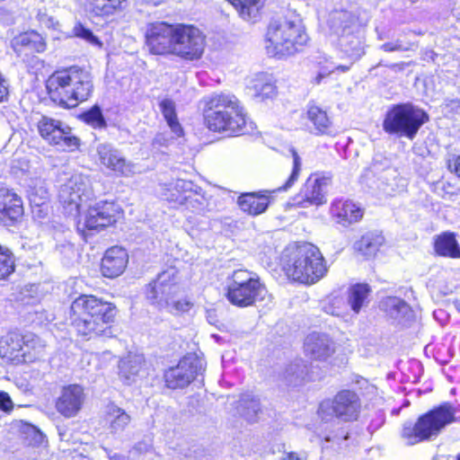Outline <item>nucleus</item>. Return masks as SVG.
I'll return each instance as SVG.
<instances>
[{"label":"nucleus","mask_w":460,"mask_h":460,"mask_svg":"<svg viewBox=\"0 0 460 460\" xmlns=\"http://www.w3.org/2000/svg\"><path fill=\"white\" fill-rule=\"evenodd\" d=\"M203 112L205 123L213 132L234 137L254 128L240 100L230 93H215L205 97Z\"/></svg>","instance_id":"1"},{"label":"nucleus","mask_w":460,"mask_h":460,"mask_svg":"<svg viewBox=\"0 0 460 460\" xmlns=\"http://www.w3.org/2000/svg\"><path fill=\"white\" fill-rule=\"evenodd\" d=\"M72 325L78 335L90 340L100 335H110V323L116 315L113 304L95 296L81 295L71 305Z\"/></svg>","instance_id":"2"},{"label":"nucleus","mask_w":460,"mask_h":460,"mask_svg":"<svg viewBox=\"0 0 460 460\" xmlns=\"http://www.w3.org/2000/svg\"><path fill=\"white\" fill-rule=\"evenodd\" d=\"M325 26L332 43L350 59L349 65L337 66L332 70L349 71L352 63L364 55L361 29L355 14L345 9H334L326 18Z\"/></svg>","instance_id":"3"},{"label":"nucleus","mask_w":460,"mask_h":460,"mask_svg":"<svg viewBox=\"0 0 460 460\" xmlns=\"http://www.w3.org/2000/svg\"><path fill=\"white\" fill-rule=\"evenodd\" d=\"M46 86L51 99L66 108H75L88 100L93 91L90 72L76 66L55 71Z\"/></svg>","instance_id":"4"},{"label":"nucleus","mask_w":460,"mask_h":460,"mask_svg":"<svg viewBox=\"0 0 460 460\" xmlns=\"http://www.w3.org/2000/svg\"><path fill=\"white\" fill-rule=\"evenodd\" d=\"M282 261L286 274L304 284L316 283L328 270L321 251L310 243L288 247L283 252Z\"/></svg>","instance_id":"5"},{"label":"nucleus","mask_w":460,"mask_h":460,"mask_svg":"<svg viewBox=\"0 0 460 460\" xmlns=\"http://www.w3.org/2000/svg\"><path fill=\"white\" fill-rule=\"evenodd\" d=\"M308 36L301 20L292 15L272 20L266 33V49L272 57L290 56L306 44Z\"/></svg>","instance_id":"6"},{"label":"nucleus","mask_w":460,"mask_h":460,"mask_svg":"<svg viewBox=\"0 0 460 460\" xmlns=\"http://www.w3.org/2000/svg\"><path fill=\"white\" fill-rule=\"evenodd\" d=\"M455 409L451 404H440L420 416L415 424L404 423L402 438L407 445H415L436 438L442 429L455 421Z\"/></svg>","instance_id":"7"},{"label":"nucleus","mask_w":460,"mask_h":460,"mask_svg":"<svg viewBox=\"0 0 460 460\" xmlns=\"http://www.w3.org/2000/svg\"><path fill=\"white\" fill-rule=\"evenodd\" d=\"M266 293L265 286L254 272L238 269L227 278L226 297L234 305L250 306L257 300H262Z\"/></svg>","instance_id":"8"},{"label":"nucleus","mask_w":460,"mask_h":460,"mask_svg":"<svg viewBox=\"0 0 460 460\" xmlns=\"http://www.w3.org/2000/svg\"><path fill=\"white\" fill-rule=\"evenodd\" d=\"M428 120L429 116L423 110L411 103L397 104L387 111L383 128L388 134L412 139Z\"/></svg>","instance_id":"9"},{"label":"nucleus","mask_w":460,"mask_h":460,"mask_svg":"<svg viewBox=\"0 0 460 460\" xmlns=\"http://www.w3.org/2000/svg\"><path fill=\"white\" fill-rule=\"evenodd\" d=\"M93 190L88 176L75 174L67 181L61 185L58 199L66 213L76 217L80 213L81 207L91 201L93 198Z\"/></svg>","instance_id":"10"},{"label":"nucleus","mask_w":460,"mask_h":460,"mask_svg":"<svg viewBox=\"0 0 460 460\" xmlns=\"http://www.w3.org/2000/svg\"><path fill=\"white\" fill-rule=\"evenodd\" d=\"M205 35L193 26L175 24L172 54L186 61L199 60L205 49Z\"/></svg>","instance_id":"11"},{"label":"nucleus","mask_w":460,"mask_h":460,"mask_svg":"<svg viewBox=\"0 0 460 460\" xmlns=\"http://www.w3.org/2000/svg\"><path fill=\"white\" fill-rule=\"evenodd\" d=\"M167 199L186 209L204 214L208 211V201L202 189L191 181L177 179L167 185Z\"/></svg>","instance_id":"12"},{"label":"nucleus","mask_w":460,"mask_h":460,"mask_svg":"<svg viewBox=\"0 0 460 460\" xmlns=\"http://www.w3.org/2000/svg\"><path fill=\"white\" fill-rule=\"evenodd\" d=\"M40 137L49 145L62 151H74L80 146V140L72 133L69 126L61 120L43 116L38 122Z\"/></svg>","instance_id":"13"},{"label":"nucleus","mask_w":460,"mask_h":460,"mask_svg":"<svg viewBox=\"0 0 460 460\" xmlns=\"http://www.w3.org/2000/svg\"><path fill=\"white\" fill-rule=\"evenodd\" d=\"M176 278L177 272L173 268L161 272L156 279L146 287L147 300L159 309L170 305V302L177 298L181 291Z\"/></svg>","instance_id":"14"},{"label":"nucleus","mask_w":460,"mask_h":460,"mask_svg":"<svg viewBox=\"0 0 460 460\" xmlns=\"http://www.w3.org/2000/svg\"><path fill=\"white\" fill-rule=\"evenodd\" d=\"M205 360L196 354L183 357L177 366L164 373V381L171 389L183 388L189 385L198 376L205 371Z\"/></svg>","instance_id":"15"},{"label":"nucleus","mask_w":460,"mask_h":460,"mask_svg":"<svg viewBox=\"0 0 460 460\" xmlns=\"http://www.w3.org/2000/svg\"><path fill=\"white\" fill-rule=\"evenodd\" d=\"M175 34V24L164 22L149 23L145 37L146 45L154 55H172Z\"/></svg>","instance_id":"16"},{"label":"nucleus","mask_w":460,"mask_h":460,"mask_svg":"<svg viewBox=\"0 0 460 460\" xmlns=\"http://www.w3.org/2000/svg\"><path fill=\"white\" fill-rule=\"evenodd\" d=\"M330 182L331 179L329 177L312 174L307 178L299 193L294 198V204L305 208L326 203L325 196Z\"/></svg>","instance_id":"17"},{"label":"nucleus","mask_w":460,"mask_h":460,"mask_svg":"<svg viewBox=\"0 0 460 460\" xmlns=\"http://www.w3.org/2000/svg\"><path fill=\"white\" fill-rule=\"evenodd\" d=\"M121 209L114 202L101 200L89 205L84 226L89 230H100L108 227L120 217Z\"/></svg>","instance_id":"18"},{"label":"nucleus","mask_w":460,"mask_h":460,"mask_svg":"<svg viewBox=\"0 0 460 460\" xmlns=\"http://www.w3.org/2000/svg\"><path fill=\"white\" fill-rule=\"evenodd\" d=\"M99 160L106 168L118 175L129 177L139 172L138 167L122 156L120 152L110 144H100L97 146Z\"/></svg>","instance_id":"19"},{"label":"nucleus","mask_w":460,"mask_h":460,"mask_svg":"<svg viewBox=\"0 0 460 460\" xmlns=\"http://www.w3.org/2000/svg\"><path fill=\"white\" fill-rule=\"evenodd\" d=\"M12 341L15 346L12 348V353L21 351V356L25 362H34L41 359L45 355L46 343L40 337L33 333H27L20 339L19 335L11 333L2 341L9 343Z\"/></svg>","instance_id":"20"},{"label":"nucleus","mask_w":460,"mask_h":460,"mask_svg":"<svg viewBox=\"0 0 460 460\" xmlns=\"http://www.w3.org/2000/svg\"><path fill=\"white\" fill-rule=\"evenodd\" d=\"M85 400L84 388L79 385H68L61 389L56 401V409L65 418L75 417Z\"/></svg>","instance_id":"21"},{"label":"nucleus","mask_w":460,"mask_h":460,"mask_svg":"<svg viewBox=\"0 0 460 460\" xmlns=\"http://www.w3.org/2000/svg\"><path fill=\"white\" fill-rule=\"evenodd\" d=\"M304 349L311 358L325 361L335 352V344L329 335L313 332L305 338Z\"/></svg>","instance_id":"22"},{"label":"nucleus","mask_w":460,"mask_h":460,"mask_svg":"<svg viewBox=\"0 0 460 460\" xmlns=\"http://www.w3.org/2000/svg\"><path fill=\"white\" fill-rule=\"evenodd\" d=\"M360 409L358 394L350 390L339 392L332 402V411L336 417L349 421L357 418Z\"/></svg>","instance_id":"23"},{"label":"nucleus","mask_w":460,"mask_h":460,"mask_svg":"<svg viewBox=\"0 0 460 460\" xmlns=\"http://www.w3.org/2000/svg\"><path fill=\"white\" fill-rule=\"evenodd\" d=\"M23 214L21 198L7 188L0 187V222L13 223Z\"/></svg>","instance_id":"24"},{"label":"nucleus","mask_w":460,"mask_h":460,"mask_svg":"<svg viewBox=\"0 0 460 460\" xmlns=\"http://www.w3.org/2000/svg\"><path fill=\"white\" fill-rule=\"evenodd\" d=\"M128 261V252L119 246L108 249L102 260L101 270L106 278H116L122 274Z\"/></svg>","instance_id":"25"},{"label":"nucleus","mask_w":460,"mask_h":460,"mask_svg":"<svg viewBox=\"0 0 460 460\" xmlns=\"http://www.w3.org/2000/svg\"><path fill=\"white\" fill-rule=\"evenodd\" d=\"M144 366L145 358L143 355L129 353L119 361V378L126 385L137 382L138 378H142L147 374Z\"/></svg>","instance_id":"26"},{"label":"nucleus","mask_w":460,"mask_h":460,"mask_svg":"<svg viewBox=\"0 0 460 460\" xmlns=\"http://www.w3.org/2000/svg\"><path fill=\"white\" fill-rule=\"evenodd\" d=\"M268 190L243 193L238 197V206L244 213L255 217L264 213L270 205Z\"/></svg>","instance_id":"27"},{"label":"nucleus","mask_w":460,"mask_h":460,"mask_svg":"<svg viewBox=\"0 0 460 460\" xmlns=\"http://www.w3.org/2000/svg\"><path fill=\"white\" fill-rule=\"evenodd\" d=\"M247 90L256 99H272L277 95V87L271 75L259 73L247 83Z\"/></svg>","instance_id":"28"},{"label":"nucleus","mask_w":460,"mask_h":460,"mask_svg":"<svg viewBox=\"0 0 460 460\" xmlns=\"http://www.w3.org/2000/svg\"><path fill=\"white\" fill-rule=\"evenodd\" d=\"M12 48L22 55L24 51L41 53L46 49V43L40 34L34 31H26L14 37L11 42Z\"/></svg>","instance_id":"29"},{"label":"nucleus","mask_w":460,"mask_h":460,"mask_svg":"<svg viewBox=\"0 0 460 460\" xmlns=\"http://www.w3.org/2000/svg\"><path fill=\"white\" fill-rule=\"evenodd\" d=\"M331 213L338 222L343 226L358 221L362 216V209L350 200L336 199L331 207Z\"/></svg>","instance_id":"30"},{"label":"nucleus","mask_w":460,"mask_h":460,"mask_svg":"<svg viewBox=\"0 0 460 460\" xmlns=\"http://www.w3.org/2000/svg\"><path fill=\"white\" fill-rule=\"evenodd\" d=\"M307 119L313 124L310 132L316 135H331L332 133V123L327 112L319 106L309 104L306 111Z\"/></svg>","instance_id":"31"},{"label":"nucleus","mask_w":460,"mask_h":460,"mask_svg":"<svg viewBox=\"0 0 460 460\" xmlns=\"http://www.w3.org/2000/svg\"><path fill=\"white\" fill-rule=\"evenodd\" d=\"M380 309L386 315L398 322L399 323L408 320L411 314V310L407 303L396 296H388L380 302Z\"/></svg>","instance_id":"32"},{"label":"nucleus","mask_w":460,"mask_h":460,"mask_svg":"<svg viewBox=\"0 0 460 460\" xmlns=\"http://www.w3.org/2000/svg\"><path fill=\"white\" fill-rule=\"evenodd\" d=\"M130 420L131 418L125 410L113 403L107 405L105 421L111 433L120 434L128 427Z\"/></svg>","instance_id":"33"},{"label":"nucleus","mask_w":460,"mask_h":460,"mask_svg":"<svg viewBox=\"0 0 460 460\" xmlns=\"http://www.w3.org/2000/svg\"><path fill=\"white\" fill-rule=\"evenodd\" d=\"M434 249L439 256L453 259L460 258V245L454 233L445 232L438 235L434 242Z\"/></svg>","instance_id":"34"},{"label":"nucleus","mask_w":460,"mask_h":460,"mask_svg":"<svg viewBox=\"0 0 460 460\" xmlns=\"http://www.w3.org/2000/svg\"><path fill=\"white\" fill-rule=\"evenodd\" d=\"M91 13L95 16L108 17L123 8L127 0H85Z\"/></svg>","instance_id":"35"},{"label":"nucleus","mask_w":460,"mask_h":460,"mask_svg":"<svg viewBox=\"0 0 460 460\" xmlns=\"http://www.w3.org/2000/svg\"><path fill=\"white\" fill-rule=\"evenodd\" d=\"M159 108L171 132L175 137H181L183 128L179 122L174 102L170 99H164L159 102Z\"/></svg>","instance_id":"36"},{"label":"nucleus","mask_w":460,"mask_h":460,"mask_svg":"<svg viewBox=\"0 0 460 460\" xmlns=\"http://www.w3.org/2000/svg\"><path fill=\"white\" fill-rule=\"evenodd\" d=\"M385 238L377 233H367L364 234L354 244L355 249L366 257L374 256L384 243Z\"/></svg>","instance_id":"37"},{"label":"nucleus","mask_w":460,"mask_h":460,"mask_svg":"<svg viewBox=\"0 0 460 460\" xmlns=\"http://www.w3.org/2000/svg\"><path fill=\"white\" fill-rule=\"evenodd\" d=\"M246 21H255L263 6V0H226Z\"/></svg>","instance_id":"38"},{"label":"nucleus","mask_w":460,"mask_h":460,"mask_svg":"<svg viewBox=\"0 0 460 460\" xmlns=\"http://www.w3.org/2000/svg\"><path fill=\"white\" fill-rule=\"evenodd\" d=\"M370 288L367 284L358 283L352 285L348 291V303L355 314H358L365 305Z\"/></svg>","instance_id":"39"},{"label":"nucleus","mask_w":460,"mask_h":460,"mask_svg":"<svg viewBox=\"0 0 460 460\" xmlns=\"http://www.w3.org/2000/svg\"><path fill=\"white\" fill-rule=\"evenodd\" d=\"M236 409L238 413L248 421H254L261 409L260 401L252 394H244L241 396Z\"/></svg>","instance_id":"40"},{"label":"nucleus","mask_w":460,"mask_h":460,"mask_svg":"<svg viewBox=\"0 0 460 460\" xmlns=\"http://www.w3.org/2000/svg\"><path fill=\"white\" fill-rule=\"evenodd\" d=\"M305 369L306 366L303 364L302 360H297L287 367L283 378L288 385H297L305 379Z\"/></svg>","instance_id":"41"},{"label":"nucleus","mask_w":460,"mask_h":460,"mask_svg":"<svg viewBox=\"0 0 460 460\" xmlns=\"http://www.w3.org/2000/svg\"><path fill=\"white\" fill-rule=\"evenodd\" d=\"M14 258L12 252L0 244V279H6L14 271Z\"/></svg>","instance_id":"42"},{"label":"nucleus","mask_w":460,"mask_h":460,"mask_svg":"<svg viewBox=\"0 0 460 460\" xmlns=\"http://www.w3.org/2000/svg\"><path fill=\"white\" fill-rule=\"evenodd\" d=\"M290 152L292 154V158H293L292 172H291L288 179L286 181V182L282 186L278 188L279 191H282V190L285 191V190H288V189H290L297 181L300 172H301L302 161H301L300 156L298 155L297 152L294 148H291Z\"/></svg>","instance_id":"43"},{"label":"nucleus","mask_w":460,"mask_h":460,"mask_svg":"<svg viewBox=\"0 0 460 460\" xmlns=\"http://www.w3.org/2000/svg\"><path fill=\"white\" fill-rule=\"evenodd\" d=\"M83 119L94 128H104L107 126L101 108L94 105L82 115Z\"/></svg>","instance_id":"44"},{"label":"nucleus","mask_w":460,"mask_h":460,"mask_svg":"<svg viewBox=\"0 0 460 460\" xmlns=\"http://www.w3.org/2000/svg\"><path fill=\"white\" fill-rule=\"evenodd\" d=\"M73 34L77 38H81L86 40L93 46L102 47V42L95 35H93L91 30L85 28L80 22L75 25L73 29Z\"/></svg>","instance_id":"45"},{"label":"nucleus","mask_w":460,"mask_h":460,"mask_svg":"<svg viewBox=\"0 0 460 460\" xmlns=\"http://www.w3.org/2000/svg\"><path fill=\"white\" fill-rule=\"evenodd\" d=\"M192 305L193 304L186 298H174L172 301L170 302V305L164 306L163 309L167 310L169 313L172 314L180 315L184 313H188L191 309Z\"/></svg>","instance_id":"46"},{"label":"nucleus","mask_w":460,"mask_h":460,"mask_svg":"<svg viewBox=\"0 0 460 460\" xmlns=\"http://www.w3.org/2000/svg\"><path fill=\"white\" fill-rule=\"evenodd\" d=\"M37 19L42 27L52 29L54 31H60V23L56 21L52 16L47 15L41 11L38 12Z\"/></svg>","instance_id":"47"},{"label":"nucleus","mask_w":460,"mask_h":460,"mask_svg":"<svg viewBox=\"0 0 460 460\" xmlns=\"http://www.w3.org/2000/svg\"><path fill=\"white\" fill-rule=\"evenodd\" d=\"M173 137H169L166 132L156 134L152 142L153 149L160 150L161 147H167L172 142Z\"/></svg>","instance_id":"48"},{"label":"nucleus","mask_w":460,"mask_h":460,"mask_svg":"<svg viewBox=\"0 0 460 460\" xmlns=\"http://www.w3.org/2000/svg\"><path fill=\"white\" fill-rule=\"evenodd\" d=\"M409 49L410 47L406 44H403L400 40H396L393 42H387L381 46V49L385 52L407 51Z\"/></svg>","instance_id":"49"},{"label":"nucleus","mask_w":460,"mask_h":460,"mask_svg":"<svg viewBox=\"0 0 460 460\" xmlns=\"http://www.w3.org/2000/svg\"><path fill=\"white\" fill-rule=\"evenodd\" d=\"M348 438H349V433L346 432L344 429H341L338 434H335L333 436H326L325 441L332 442L333 444H336L339 448H341L343 447V443Z\"/></svg>","instance_id":"50"},{"label":"nucleus","mask_w":460,"mask_h":460,"mask_svg":"<svg viewBox=\"0 0 460 460\" xmlns=\"http://www.w3.org/2000/svg\"><path fill=\"white\" fill-rule=\"evenodd\" d=\"M8 335L2 337L0 340V354L3 355V357H16L21 353V351H14L12 353V348L15 346V342L13 343L12 341H9V343L2 342Z\"/></svg>","instance_id":"51"},{"label":"nucleus","mask_w":460,"mask_h":460,"mask_svg":"<svg viewBox=\"0 0 460 460\" xmlns=\"http://www.w3.org/2000/svg\"><path fill=\"white\" fill-rule=\"evenodd\" d=\"M13 403L10 395L5 392H0V410L9 412L13 410Z\"/></svg>","instance_id":"52"},{"label":"nucleus","mask_w":460,"mask_h":460,"mask_svg":"<svg viewBox=\"0 0 460 460\" xmlns=\"http://www.w3.org/2000/svg\"><path fill=\"white\" fill-rule=\"evenodd\" d=\"M448 169L460 178V154L448 160Z\"/></svg>","instance_id":"53"},{"label":"nucleus","mask_w":460,"mask_h":460,"mask_svg":"<svg viewBox=\"0 0 460 460\" xmlns=\"http://www.w3.org/2000/svg\"><path fill=\"white\" fill-rule=\"evenodd\" d=\"M446 107L450 108L456 112L460 111V101L458 99L449 100L446 102Z\"/></svg>","instance_id":"54"},{"label":"nucleus","mask_w":460,"mask_h":460,"mask_svg":"<svg viewBox=\"0 0 460 460\" xmlns=\"http://www.w3.org/2000/svg\"><path fill=\"white\" fill-rule=\"evenodd\" d=\"M7 87L4 85L2 76L0 75V102L7 97Z\"/></svg>","instance_id":"55"},{"label":"nucleus","mask_w":460,"mask_h":460,"mask_svg":"<svg viewBox=\"0 0 460 460\" xmlns=\"http://www.w3.org/2000/svg\"><path fill=\"white\" fill-rule=\"evenodd\" d=\"M108 456H109L110 460H125V456L119 455L117 453H113V454L108 453Z\"/></svg>","instance_id":"56"},{"label":"nucleus","mask_w":460,"mask_h":460,"mask_svg":"<svg viewBox=\"0 0 460 460\" xmlns=\"http://www.w3.org/2000/svg\"><path fill=\"white\" fill-rule=\"evenodd\" d=\"M327 312L332 315H337V316H340L341 314V312L340 310H336V309L329 310Z\"/></svg>","instance_id":"57"},{"label":"nucleus","mask_w":460,"mask_h":460,"mask_svg":"<svg viewBox=\"0 0 460 460\" xmlns=\"http://www.w3.org/2000/svg\"><path fill=\"white\" fill-rule=\"evenodd\" d=\"M455 305L457 311L460 312V299L456 300Z\"/></svg>","instance_id":"58"},{"label":"nucleus","mask_w":460,"mask_h":460,"mask_svg":"<svg viewBox=\"0 0 460 460\" xmlns=\"http://www.w3.org/2000/svg\"><path fill=\"white\" fill-rule=\"evenodd\" d=\"M324 408H325V404L324 403H322L320 405V409H319V413L322 414L324 411Z\"/></svg>","instance_id":"59"},{"label":"nucleus","mask_w":460,"mask_h":460,"mask_svg":"<svg viewBox=\"0 0 460 460\" xmlns=\"http://www.w3.org/2000/svg\"><path fill=\"white\" fill-rule=\"evenodd\" d=\"M456 460H460V454L457 456Z\"/></svg>","instance_id":"60"},{"label":"nucleus","mask_w":460,"mask_h":460,"mask_svg":"<svg viewBox=\"0 0 460 460\" xmlns=\"http://www.w3.org/2000/svg\"><path fill=\"white\" fill-rule=\"evenodd\" d=\"M410 1H411V3H414V2H416L417 0H410Z\"/></svg>","instance_id":"61"}]
</instances>
